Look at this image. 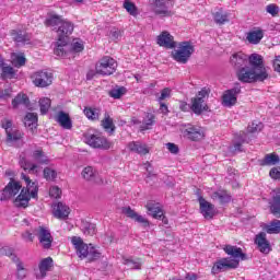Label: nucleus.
<instances>
[{"instance_id":"obj_1","label":"nucleus","mask_w":280,"mask_h":280,"mask_svg":"<svg viewBox=\"0 0 280 280\" xmlns=\"http://www.w3.org/2000/svg\"><path fill=\"white\" fill-rule=\"evenodd\" d=\"M223 250L225 255H229L232 258H221L214 262L211 269L212 275H220L223 270H235L236 268H240V259L241 261H246V259H248L241 247L225 245Z\"/></svg>"},{"instance_id":"obj_2","label":"nucleus","mask_w":280,"mask_h":280,"mask_svg":"<svg viewBox=\"0 0 280 280\" xmlns=\"http://www.w3.org/2000/svg\"><path fill=\"white\" fill-rule=\"evenodd\" d=\"M22 178L26 183V188H22L20 195L14 199V205L18 209H27L32 198H38V184L32 182L30 176L22 173Z\"/></svg>"},{"instance_id":"obj_3","label":"nucleus","mask_w":280,"mask_h":280,"mask_svg":"<svg viewBox=\"0 0 280 280\" xmlns=\"http://www.w3.org/2000/svg\"><path fill=\"white\" fill-rule=\"evenodd\" d=\"M236 77L243 84H255V82H264L268 80L264 72L259 73L257 70L248 67H243L236 71Z\"/></svg>"},{"instance_id":"obj_4","label":"nucleus","mask_w":280,"mask_h":280,"mask_svg":"<svg viewBox=\"0 0 280 280\" xmlns=\"http://www.w3.org/2000/svg\"><path fill=\"white\" fill-rule=\"evenodd\" d=\"M117 71V60L110 56L102 57L95 65V73L106 78Z\"/></svg>"},{"instance_id":"obj_5","label":"nucleus","mask_w":280,"mask_h":280,"mask_svg":"<svg viewBox=\"0 0 280 280\" xmlns=\"http://www.w3.org/2000/svg\"><path fill=\"white\" fill-rule=\"evenodd\" d=\"M209 97V90L207 88L201 89L195 97L191 98L190 110L195 115H202V113L209 110L207 105V98Z\"/></svg>"},{"instance_id":"obj_6","label":"nucleus","mask_w":280,"mask_h":280,"mask_svg":"<svg viewBox=\"0 0 280 280\" xmlns=\"http://www.w3.org/2000/svg\"><path fill=\"white\" fill-rule=\"evenodd\" d=\"M194 51H196V48H194L191 42H182L179 43L178 49L172 52V57L176 62L187 65V62H189V58L194 55Z\"/></svg>"},{"instance_id":"obj_7","label":"nucleus","mask_w":280,"mask_h":280,"mask_svg":"<svg viewBox=\"0 0 280 280\" xmlns=\"http://www.w3.org/2000/svg\"><path fill=\"white\" fill-rule=\"evenodd\" d=\"M84 139L90 148L96 150H110V148H113V142L108 141V139L102 135L88 133L84 136Z\"/></svg>"},{"instance_id":"obj_8","label":"nucleus","mask_w":280,"mask_h":280,"mask_svg":"<svg viewBox=\"0 0 280 280\" xmlns=\"http://www.w3.org/2000/svg\"><path fill=\"white\" fill-rule=\"evenodd\" d=\"M182 133L186 139H189V141H201V139H205L202 128L194 125H185L182 129Z\"/></svg>"},{"instance_id":"obj_9","label":"nucleus","mask_w":280,"mask_h":280,"mask_svg":"<svg viewBox=\"0 0 280 280\" xmlns=\"http://www.w3.org/2000/svg\"><path fill=\"white\" fill-rule=\"evenodd\" d=\"M254 243L256 245V248L262 255H270V253H272V245L270 244V241H268L265 232L258 233L254 238Z\"/></svg>"},{"instance_id":"obj_10","label":"nucleus","mask_w":280,"mask_h":280,"mask_svg":"<svg viewBox=\"0 0 280 280\" xmlns=\"http://www.w3.org/2000/svg\"><path fill=\"white\" fill-rule=\"evenodd\" d=\"M35 233L37 235L40 246L44 247L46 250H49V248H51V244H54V236H51V232L49 231V229L45 226H39L37 230H35Z\"/></svg>"},{"instance_id":"obj_11","label":"nucleus","mask_w":280,"mask_h":280,"mask_svg":"<svg viewBox=\"0 0 280 280\" xmlns=\"http://www.w3.org/2000/svg\"><path fill=\"white\" fill-rule=\"evenodd\" d=\"M247 62L252 67L250 69H255L258 73H264L265 78H268V71L266 70V66L264 65V57L257 52L247 56Z\"/></svg>"},{"instance_id":"obj_12","label":"nucleus","mask_w":280,"mask_h":280,"mask_svg":"<svg viewBox=\"0 0 280 280\" xmlns=\"http://www.w3.org/2000/svg\"><path fill=\"white\" fill-rule=\"evenodd\" d=\"M198 202L199 211L205 220H213V217L215 215V206L207 201V199H205L202 196L198 197Z\"/></svg>"},{"instance_id":"obj_13","label":"nucleus","mask_w":280,"mask_h":280,"mask_svg":"<svg viewBox=\"0 0 280 280\" xmlns=\"http://www.w3.org/2000/svg\"><path fill=\"white\" fill-rule=\"evenodd\" d=\"M31 80L33 81V84H35V86L45 89V86L51 85V80H54V77L51 75V73L37 71L31 75Z\"/></svg>"},{"instance_id":"obj_14","label":"nucleus","mask_w":280,"mask_h":280,"mask_svg":"<svg viewBox=\"0 0 280 280\" xmlns=\"http://www.w3.org/2000/svg\"><path fill=\"white\" fill-rule=\"evenodd\" d=\"M74 28L75 25L73 22L63 19L57 30V38H59V40H69V37L73 34Z\"/></svg>"},{"instance_id":"obj_15","label":"nucleus","mask_w":280,"mask_h":280,"mask_svg":"<svg viewBox=\"0 0 280 280\" xmlns=\"http://www.w3.org/2000/svg\"><path fill=\"white\" fill-rule=\"evenodd\" d=\"M242 93V88L236 86L231 90H226L222 96V104L223 106H228L231 108V106H235L237 104V95Z\"/></svg>"},{"instance_id":"obj_16","label":"nucleus","mask_w":280,"mask_h":280,"mask_svg":"<svg viewBox=\"0 0 280 280\" xmlns=\"http://www.w3.org/2000/svg\"><path fill=\"white\" fill-rule=\"evenodd\" d=\"M145 209L147 211H149V213L152 214V218H154L155 220H161L162 218L163 224L170 223V221L166 219L163 212V208H161L159 203H155L154 201H148L145 205Z\"/></svg>"},{"instance_id":"obj_17","label":"nucleus","mask_w":280,"mask_h":280,"mask_svg":"<svg viewBox=\"0 0 280 280\" xmlns=\"http://www.w3.org/2000/svg\"><path fill=\"white\" fill-rule=\"evenodd\" d=\"M156 44L159 47H164L165 49H174L176 47L174 36H172V34H170L167 31H163L160 35H158Z\"/></svg>"},{"instance_id":"obj_18","label":"nucleus","mask_w":280,"mask_h":280,"mask_svg":"<svg viewBox=\"0 0 280 280\" xmlns=\"http://www.w3.org/2000/svg\"><path fill=\"white\" fill-rule=\"evenodd\" d=\"M269 210L275 218H280V188H276L271 191Z\"/></svg>"},{"instance_id":"obj_19","label":"nucleus","mask_w":280,"mask_h":280,"mask_svg":"<svg viewBox=\"0 0 280 280\" xmlns=\"http://www.w3.org/2000/svg\"><path fill=\"white\" fill-rule=\"evenodd\" d=\"M230 63L234 69H242L248 65V55L243 51L234 52L230 58Z\"/></svg>"},{"instance_id":"obj_20","label":"nucleus","mask_w":280,"mask_h":280,"mask_svg":"<svg viewBox=\"0 0 280 280\" xmlns=\"http://www.w3.org/2000/svg\"><path fill=\"white\" fill-rule=\"evenodd\" d=\"M55 121H57L63 130H71V128H73V120H71V116L63 110L57 113Z\"/></svg>"},{"instance_id":"obj_21","label":"nucleus","mask_w":280,"mask_h":280,"mask_svg":"<svg viewBox=\"0 0 280 280\" xmlns=\"http://www.w3.org/2000/svg\"><path fill=\"white\" fill-rule=\"evenodd\" d=\"M51 268H54V258L47 257L42 259L38 265L39 272L36 275V279H45L47 272H50Z\"/></svg>"},{"instance_id":"obj_22","label":"nucleus","mask_w":280,"mask_h":280,"mask_svg":"<svg viewBox=\"0 0 280 280\" xmlns=\"http://www.w3.org/2000/svg\"><path fill=\"white\" fill-rule=\"evenodd\" d=\"M122 213L130 218V220H135V222H138L139 224H143V226H150V221L148 219L143 218L137 211L132 210L130 207L122 208Z\"/></svg>"},{"instance_id":"obj_23","label":"nucleus","mask_w":280,"mask_h":280,"mask_svg":"<svg viewBox=\"0 0 280 280\" xmlns=\"http://www.w3.org/2000/svg\"><path fill=\"white\" fill-rule=\"evenodd\" d=\"M70 213L71 208L62 202H58L54 206V217L57 218V220H67Z\"/></svg>"},{"instance_id":"obj_24","label":"nucleus","mask_w":280,"mask_h":280,"mask_svg":"<svg viewBox=\"0 0 280 280\" xmlns=\"http://www.w3.org/2000/svg\"><path fill=\"white\" fill-rule=\"evenodd\" d=\"M10 36L12 37V40H14V43L22 45L32 40V36L27 32L22 30H11Z\"/></svg>"},{"instance_id":"obj_25","label":"nucleus","mask_w":280,"mask_h":280,"mask_svg":"<svg viewBox=\"0 0 280 280\" xmlns=\"http://www.w3.org/2000/svg\"><path fill=\"white\" fill-rule=\"evenodd\" d=\"M21 182H16L13 178L9 182V184L4 187L3 194L7 198H14L19 191L22 189Z\"/></svg>"},{"instance_id":"obj_26","label":"nucleus","mask_w":280,"mask_h":280,"mask_svg":"<svg viewBox=\"0 0 280 280\" xmlns=\"http://www.w3.org/2000/svg\"><path fill=\"white\" fill-rule=\"evenodd\" d=\"M128 149L130 150V152H136V154H140L141 156L150 154V148H148V144L141 143L140 141L129 142Z\"/></svg>"},{"instance_id":"obj_27","label":"nucleus","mask_w":280,"mask_h":280,"mask_svg":"<svg viewBox=\"0 0 280 280\" xmlns=\"http://www.w3.org/2000/svg\"><path fill=\"white\" fill-rule=\"evenodd\" d=\"M262 38H264V30L261 28H254L249 31L246 35V40L250 45H259Z\"/></svg>"},{"instance_id":"obj_28","label":"nucleus","mask_w":280,"mask_h":280,"mask_svg":"<svg viewBox=\"0 0 280 280\" xmlns=\"http://www.w3.org/2000/svg\"><path fill=\"white\" fill-rule=\"evenodd\" d=\"M0 69L2 72L0 73L1 80H12L14 75H16V71L12 66L5 65V61L3 59H0Z\"/></svg>"},{"instance_id":"obj_29","label":"nucleus","mask_w":280,"mask_h":280,"mask_svg":"<svg viewBox=\"0 0 280 280\" xmlns=\"http://www.w3.org/2000/svg\"><path fill=\"white\" fill-rule=\"evenodd\" d=\"M211 198L213 200H218L220 205H228V202H231L232 196H231V192H229V190L219 189L212 192Z\"/></svg>"},{"instance_id":"obj_30","label":"nucleus","mask_w":280,"mask_h":280,"mask_svg":"<svg viewBox=\"0 0 280 280\" xmlns=\"http://www.w3.org/2000/svg\"><path fill=\"white\" fill-rule=\"evenodd\" d=\"M24 126L25 128H30L32 132L38 128V114L36 113H27L24 117Z\"/></svg>"},{"instance_id":"obj_31","label":"nucleus","mask_w":280,"mask_h":280,"mask_svg":"<svg viewBox=\"0 0 280 280\" xmlns=\"http://www.w3.org/2000/svg\"><path fill=\"white\" fill-rule=\"evenodd\" d=\"M280 158L277 153H268L260 160L261 167H271L272 165H279Z\"/></svg>"},{"instance_id":"obj_32","label":"nucleus","mask_w":280,"mask_h":280,"mask_svg":"<svg viewBox=\"0 0 280 280\" xmlns=\"http://www.w3.org/2000/svg\"><path fill=\"white\" fill-rule=\"evenodd\" d=\"M229 16H231L229 12L223 11L222 9H219L217 12L212 13L213 21L217 25H226V23L231 21Z\"/></svg>"},{"instance_id":"obj_33","label":"nucleus","mask_w":280,"mask_h":280,"mask_svg":"<svg viewBox=\"0 0 280 280\" xmlns=\"http://www.w3.org/2000/svg\"><path fill=\"white\" fill-rule=\"evenodd\" d=\"M63 21L65 19L62 18V15H58L56 13H48V16L46 18L44 24L46 25V27H58V25L60 26Z\"/></svg>"},{"instance_id":"obj_34","label":"nucleus","mask_w":280,"mask_h":280,"mask_svg":"<svg viewBox=\"0 0 280 280\" xmlns=\"http://www.w3.org/2000/svg\"><path fill=\"white\" fill-rule=\"evenodd\" d=\"M12 107L18 108L19 106H25L26 108H30V96L25 93H19L13 100H12Z\"/></svg>"},{"instance_id":"obj_35","label":"nucleus","mask_w":280,"mask_h":280,"mask_svg":"<svg viewBox=\"0 0 280 280\" xmlns=\"http://www.w3.org/2000/svg\"><path fill=\"white\" fill-rule=\"evenodd\" d=\"M32 159L38 163V165H49V158L47 154H45V151L43 149H36L32 153Z\"/></svg>"},{"instance_id":"obj_36","label":"nucleus","mask_w":280,"mask_h":280,"mask_svg":"<svg viewBox=\"0 0 280 280\" xmlns=\"http://www.w3.org/2000/svg\"><path fill=\"white\" fill-rule=\"evenodd\" d=\"M20 167L24 170V172H28V174H38V164H34L25 156L20 158Z\"/></svg>"},{"instance_id":"obj_37","label":"nucleus","mask_w":280,"mask_h":280,"mask_svg":"<svg viewBox=\"0 0 280 280\" xmlns=\"http://www.w3.org/2000/svg\"><path fill=\"white\" fill-rule=\"evenodd\" d=\"M154 124H156V116H154L152 113H147L142 120V125L140 126L141 132H144V130H150Z\"/></svg>"},{"instance_id":"obj_38","label":"nucleus","mask_w":280,"mask_h":280,"mask_svg":"<svg viewBox=\"0 0 280 280\" xmlns=\"http://www.w3.org/2000/svg\"><path fill=\"white\" fill-rule=\"evenodd\" d=\"M153 12L154 14H156V16H161L162 19L174 16V11L170 10V8H167V4L166 5H161V3L158 4V7L153 8Z\"/></svg>"},{"instance_id":"obj_39","label":"nucleus","mask_w":280,"mask_h":280,"mask_svg":"<svg viewBox=\"0 0 280 280\" xmlns=\"http://www.w3.org/2000/svg\"><path fill=\"white\" fill-rule=\"evenodd\" d=\"M122 8L130 14V16H133L135 19L139 16V8H137V4H135L132 0H125Z\"/></svg>"},{"instance_id":"obj_40","label":"nucleus","mask_w":280,"mask_h":280,"mask_svg":"<svg viewBox=\"0 0 280 280\" xmlns=\"http://www.w3.org/2000/svg\"><path fill=\"white\" fill-rule=\"evenodd\" d=\"M265 231L268 235H279L280 233V220L276 219L265 225Z\"/></svg>"},{"instance_id":"obj_41","label":"nucleus","mask_w":280,"mask_h":280,"mask_svg":"<svg viewBox=\"0 0 280 280\" xmlns=\"http://www.w3.org/2000/svg\"><path fill=\"white\" fill-rule=\"evenodd\" d=\"M83 113L90 121H100V109L86 106Z\"/></svg>"},{"instance_id":"obj_42","label":"nucleus","mask_w":280,"mask_h":280,"mask_svg":"<svg viewBox=\"0 0 280 280\" xmlns=\"http://www.w3.org/2000/svg\"><path fill=\"white\" fill-rule=\"evenodd\" d=\"M14 264H16V277L19 280L25 279L27 277V271L25 270V266L16 256L13 257Z\"/></svg>"},{"instance_id":"obj_43","label":"nucleus","mask_w":280,"mask_h":280,"mask_svg":"<svg viewBox=\"0 0 280 280\" xmlns=\"http://www.w3.org/2000/svg\"><path fill=\"white\" fill-rule=\"evenodd\" d=\"M122 264L125 266H129L133 270H141V258H126L122 257Z\"/></svg>"},{"instance_id":"obj_44","label":"nucleus","mask_w":280,"mask_h":280,"mask_svg":"<svg viewBox=\"0 0 280 280\" xmlns=\"http://www.w3.org/2000/svg\"><path fill=\"white\" fill-rule=\"evenodd\" d=\"M25 137V133L22 130L15 129L13 131H8L7 133V140L14 142V141H21Z\"/></svg>"},{"instance_id":"obj_45","label":"nucleus","mask_w":280,"mask_h":280,"mask_svg":"<svg viewBox=\"0 0 280 280\" xmlns=\"http://www.w3.org/2000/svg\"><path fill=\"white\" fill-rule=\"evenodd\" d=\"M68 45H69V40H67V39L60 40L59 38H57L55 55L56 56H66L67 51H65V47H67Z\"/></svg>"},{"instance_id":"obj_46","label":"nucleus","mask_w":280,"mask_h":280,"mask_svg":"<svg viewBox=\"0 0 280 280\" xmlns=\"http://www.w3.org/2000/svg\"><path fill=\"white\" fill-rule=\"evenodd\" d=\"M25 62H27V59L23 55L13 54L12 55V65L16 69H21V67H25Z\"/></svg>"},{"instance_id":"obj_47","label":"nucleus","mask_w":280,"mask_h":280,"mask_svg":"<svg viewBox=\"0 0 280 280\" xmlns=\"http://www.w3.org/2000/svg\"><path fill=\"white\" fill-rule=\"evenodd\" d=\"M51 108V100L49 97H44L39 100V109L42 115H47Z\"/></svg>"},{"instance_id":"obj_48","label":"nucleus","mask_w":280,"mask_h":280,"mask_svg":"<svg viewBox=\"0 0 280 280\" xmlns=\"http://www.w3.org/2000/svg\"><path fill=\"white\" fill-rule=\"evenodd\" d=\"M102 126L105 130L115 132V124L113 122V118H110V116H107L102 120Z\"/></svg>"},{"instance_id":"obj_49","label":"nucleus","mask_w":280,"mask_h":280,"mask_svg":"<svg viewBox=\"0 0 280 280\" xmlns=\"http://www.w3.org/2000/svg\"><path fill=\"white\" fill-rule=\"evenodd\" d=\"M81 174L84 180H93V178H95V170H93L92 166L84 167Z\"/></svg>"},{"instance_id":"obj_50","label":"nucleus","mask_w":280,"mask_h":280,"mask_svg":"<svg viewBox=\"0 0 280 280\" xmlns=\"http://www.w3.org/2000/svg\"><path fill=\"white\" fill-rule=\"evenodd\" d=\"M122 95H126V88H124V86L113 89L109 92V97H113L114 100H120Z\"/></svg>"},{"instance_id":"obj_51","label":"nucleus","mask_w":280,"mask_h":280,"mask_svg":"<svg viewBox=\"0 0 280 280\" xmlns=\"http://www.w3.org/2000/svg\"><path fill=\"white\" fill-rule=\"evenodd\" d=\"M82 232L84 235L93 236L95 235V224L85 222L82 224Z\"/></svg>"},{"instance_id":"obj_52","label":"nucleus","mask_w":280,"mask_h":280,"mask_svg":"<svg viewBox=\"0 0 280 280\" xmlns=\"http://www.w3.org/2000/svg\"><path fill=\"white\" fill-rule=\"evenodd\" d=\"M57 177H58V173H56L55 170L50 167L44 168V178H46L47 180H56Z\"/></svg>"},{"instance_id":"obj_53","label":"nucleus","mask_w":280,"mask_h":280,"mask_svg":"<svg viewBox=\"0 0 280 280\" xmlns=\"http://www.w3.org/2000/svg\"><path fill=\"white\" fill-rule=\"evenodd\" d=\"M77 253L81 259H89V245L83 244L81 247L77 248Z\"/></svg>"},{"instance_id":"obj_54","label":"nucleus","mask_w":280,"mask_h":280,"mask_svg":"<svg viewBox=\"0 0 280 280\" xmlns=\"http://www.w3.org/2000/svg\"><path fill=\"white\" fill-rule=\"evenodd\" d=\"M102 257V254L97 252L95 248H91L89 254H88V261L91 264L93 261H97Z\"/></svg>"},{"instance_id":"obj_55","label":"nucleus","mask_w":280,"mask_h":280,"mask_svg":"<svg viewBox=\"0 0 280 280\" xmlns=\"http://www.w3.org/2000/svg\"><path fill=\"white\" fill-rule=\"evenodd\" d=\"M49 196L50 198H55V200H58V198H61L62 190L58 186H52L49 189Z\"/></svg>"},{"instance_id":"obj_56","label":"nucleus","mask_w":280,"mask_h":280,"mask_svg":"<svg viewBox=\"0 0 280 280\" xmlns=\"http://www.w3.org/2000/svg\"><path fill=\"white\" fill-rule=\"evenodd\" d=\"M0 254L4 255L5 257H11L12 261H14V257H16L14 255V249H12V247H8V246L2 247L0 249Z\"/></svg>"},{"instance_id":"obj_57","label":"nucleus","mask_w":280,"mask_h":280,"mask_svg":"<svg viewBox=\"0 0 280 280\" xmlns=\"http://www.w3.org/2000/svg\"><path fill=\"white\" fill-rule=\"evenodd\" d=\"M172 95V89L170 88H164L162 91H161V95L159 97V102H163V100H167V97H171Z\"/></svg>"},{"instance_id":"obj_58","label":"nucleus","mask_w":280,"mask_h":280,"mask_svg":"<svg viewBox=\"0 0 280 280\" xmlns=\"http://www.w3.org/2000/svg\"><path fill=\"white\" fill-rule=\"evenodd\" d=\"M269 176L270 178H272L273 180H279L280 179V168L279 167H272L269 171Z\"/></svg>"},{"instance_id":"obj_59","label":"nucleus","mask_w":280,"mask_h":280,"mask_svg":"<svg viewBox=\"0 0 280 280\" xmlns=\"http://www.w3.org/2000/svg\"><path fill=\"white\" fill-rule=\"evenodd\" d=\"M264 125L261 122H253L250 127H248V132H261Z\"/></svg>"},{"instance_id":"obj_60","label":"nucleus","mask_w":280,"mask_h":280,"mask_svg":"<svg viewBox=\"0 0 280 280\" xmlns=\"http://www.w3.org/2000/svg\"><path fill=\"white\" fill-rule=\"evenodd\" d=\"M1 126L5 129V132L8 135V132L12 130V120L4 118L1 120Z\"/></svg>"},{"instance_id":"obj_61","label":"nucleus","mask_w":280,"mask_h":280,"mask_svg":"<svg viewBox=\"0 0 280 280\" xmlns=\"http://www.w3.org/2000/svg\"><path fill=\"white\" fill-rule=\"evenodd\" d=\"M267 12L271 14V16H277V14H279V7H277V4H269L267 5Z\"/></svg>"},{"instance_id":"obj_62","label":"nucleus","mask_w":280,"mask_h":280,"mask_svg":"<svg viewBox=\"0 0 280 280\" xmlns=\"http://www.w3.org/2000/svg\"><path fill=\"white\" fill-rule=\"evenodd\" d=\"M72 51H75L77 54H80V51H84V44H82V42H73Z\"/></svg>"},{"instance_id":"obj_63","label":"nucleus","mask_w":280,"mask_h":280,"mask_svg":"<svg viewBox=\"0 0 280 280\" xmlns=\"http://www.w3.org/2000/svg\"><path fill=\"white\" fill-rule=\"evenodd\" d=\"M34 233L30 232V231H25L22 233V238L24 242H34Z\"/></svg>"},{"instance_id":"obj_64","label":"nucleus","mask_w":280,"mask_h":280,"mask_svg":"<svg viewBox=\"0 0 280 280\" xmlns=\"http://www.w3.org/2000/svg\"><path fill=\"white\" fill-rule=\"evenodd\" d=\"M273 71L280 73V55L276 56L272 62Z\"/></svg>"}]
</instances>
